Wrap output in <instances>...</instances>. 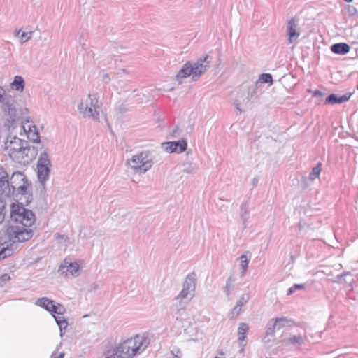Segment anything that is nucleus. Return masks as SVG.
I'll return each mask as SVG.
<instances>
[{
  "label": "nucleus",
  "mask_w": 358,
  "mask_h": 358,
  "mask_svg": "<svg viewBox=\"0 0 358 358\" xmlns=\"http://www.w3.org/2000/svg\"><path fill=\"white\" fill-rule=\"evenodd\" d=\"M57 324L59 326L60 331V336H63L65 333V330L68 327V322L62 316L53 315Z\"/></svg>",
  "instance_id": "bb28decb"
},
{
  "label": "nucleus",
  "mask_w": 358,
  "mask_h": 358,
  "mask_svg": "<svg viewBox=\"0 0 358 358\" xmlns=\"http://www.w3.org/2000/svg\"><path fill=\"white\" fill-rule=\"evenodd\" d=\"M349 275H350V271H346V272H343L341 274L338 275V277L339 278H343V277Z\"/></svg>",
  "instance_id": "6e6d98bb"
},
{
  "label": "nucleus",
  "mask_w": 358,
  "mask_h": 358,
  "mask_svg": "<svg viewBox=\"0 0 358 358\" xmlns=\"http://www.w3.org/2000/svg\"><path fill=\"white\" fill-rule=\"evenodd\" d=\"M250 299V296L247 294H243L241 295L240 299L237 301L236 304L238 306H243L244 304H245Z\"/></svg>",
  "instance_id": "79ce46f5"
},
{
  "label": "nucleus",
  "mask_w": 358,
  "mask_h": 358,
  "mask_svg": "<svg viewBox=\"0 0 358 358\" xmlns=\"http://www.w3.org/2000/svg\"><path fill=\"white\" fill-rule=\"evenodd\" d=\"M247 254H248V252H245L244 254L241 255V257H239L241 262H242V261L248 262V257L247 256Z\"/></svg>",
  "instance_id": "864d4df0"
},
{
  "label": "nucleus",
  "mask_w": 358,
  "mask_h": 358,
  "mask_svg": "<svg viewBox=\"0 0 358 358\" xmlns=\"http://www.w3.org/2000/svg\"><path fill=\"white\" fill-rule=\"evenodd\" d=\"M248 325L245 323H240L238 329V336L239 341H245L246 338V333L248 330Z\"/></svg>",
  "instance_id": "c85d7f7f"
},
{
  "label": "nucleus",
  "mask_w": 358,
  "mask_h": 358,
  "mask_svg": "<svg viewBox=\"0 0 358 358\" xmlns=\"http://www.w3.org/2000/svg\"><path fill=\"white\" fill-rule=\"evenodd\" d=\"M15 249V248L11 247L10 244L5 247L0 243V259H3L12 255Z\"/></svg>",
  "instance_id": "cd10ccee"
},
{
  "label": "nucleus",
  "mask_w": 358,
  "mask_h": 358,
  "mask_svg": "<svg viewBox=\"0 0 358 358\" xmlns=\"http://www.w3.org/2000/svg\"><path fill=\"white\" fill-rule=\"evenodd\" d=\"M304 287H305V285L304 284H294L292 287H291L290 288L288 289V290L287 292V295H291L295 291H296L298 289H303Z\"/></svg>",
  "instance_id": "ea45409f"
},
{
  "label": "nucleus",
  "mask_w": 358,
  "mask_h": 358,
  "mask_svg": "<svg viewBox=\"0 0 358 358\" xmlns=\"http://www.w3.org/2000/svg\"><path fill=\"white\" fill-rule=\"evenodd\" d=\"M258 84L259 86H261L263 83H273L272 76L269 73H262L259 80L255 82Z\"/></svg>",
  "instance_id": "2f4dec72"
},
{
  "label": "nucleus",
  "mask_w": 358,
  "mask_h": 358,
  "mask_svg": "<svg viewBox=\"0 0 358 358\" xmlns=\"http://www.w3.org/2000/svg\"><path fill=\"white\" fill-rule=\"evenodd\" d=\"M187 143L185 139H181L178 141L165 142L162 143V148L164 149V150L169 153H181L187 149Z\"/></svg>",
  "instance_id": "9b49d317"
},
{
  "label": "nucleus",
  "mask_w": 358,
  "mask_h": 358,
  "mask_svg": "<svg viewBox=\"0 0 358 358\" xmlns=\"http://www.w3.org/2000/svg\"><path fill=\"white\" fill-rule=\"evenodd\" d=\"M30 185L26 176L21 172H14L10 178L5 170L0 171V189L7 196L27 195Z\"/></svg>",
  "instance_id": "7ed1b4c3"
},
{
  "label": "nucleus",
  "mask_w": 358,
  "mask_h": 358,
  "mask_svg": "<svg viewBox=\"0 0 358 358\" xmlns=\"http://www.w3.org/2000/svg\"><path fill=\"white\" fill-rule=\"evenodd\" d=\"M258 181H259V180H258V178H256V177H255V178H254L252 179V185H253L254 187H255V186H256V185H257V183H258Z\"/></svg>",
  "instance_id": "13d9d810"
},
{
  "label": "nucleus",
  "mask_w": 358,
  "mask_h": 358,
  "mask_svg": "<svg viewBox=\"0 0 358 358\" xmlns=\"http://www.w3.org/2000/svg\"><path fill=\"white\" fill-rule=\"evenodd\" d=\"M350 47L345 43H337L331 46V50L338 55H345L350 51Z\"/></svg>",
  "instance_id": "aec40b11"
},
{
  "label": "nucleus",
  "mask_w": 358,
  "mask_h": 358,
  "mask_svg": "<svg viewBox=\"0 0 358 358\" xmlns=\"http://www.w3.org/2000/svg\"><path fill=\"white\" fill-rule=\"evenodd\" d=\"M52 358H64V352H58V348L51 354Z\"/></svg>",
  "instance_id": "49530a36"
},
{
  "label": "nucleus",
  "mask_w": 358,
  "mask_h": 358,
  "mask_svg": "<svg viewBox=\"0 0 358 358\" xmlns=\"http://www.w3.org/2000/svg\"><path fill=\"white\" fill-rule=\"evenodd\" d=\"M103 358H120L116 348H110L103 352Z\"/></svg>",
  "instance_id": "72a5a7b5"
},
{
  "label": "nucleus",
  "mask_w": 358,
  "mask_h": 358,
  "mask_svg": "<svg viewBox=\"0 0 358 358\" xmlns=\"http://www.w3.org/2000/svg\"><path fill=\"white\" fill-rule=\"evenodd\" d=\"M321 163L319 162L315 167L313 168L311 172L309 174L308 180L313 182L317 178H318L321 173Z\"/></svg>",
  "instance_id": "c756f323"
},
{
  "label": "nucleus",
  "mask_w": 358,
  "mask_h": 358,
  "mask_svg": "<svg viewBox=\"0 0 358 358\" xmlns=\"http://www.w3.org/2000/svg\"><path fill=\"white\" fill-rule=\"evenodd\" d=\"M236 278L233 276H229L226 282V285L224 287V291L227 296H229L231 293V290L234 288L235 284Z\"/></svg>",
  "instance_id": "473e14b6"
},
{
  "label": "nucleus",
  "mask_w": 358,
  "mask_h": 358,
  "mask_svg": "<svg viewBox=\"0 0 358 358\" xmlns=\"http://www.w3.org/2000/svg\"><path fill=\"white\" fill-rule=\"evenodd\" d=\"M20 31H21V30H20V29L17 30V34H19Z\"/></svg>",
  "instance_id": "e2e57ef3"
},
{
  "label": "nucleus",
  "mask_w": 358,
  "mask_h": 358,
  "mask_svg": "<svg viewBox=\"0 0 358 358\" xmlns=\"http://www.w3.org/2000/svg\"><path fill=\"white\" fill-rule=\"evenodd\" d=\"M214 358H224V352H220L218 355L215 356Z\"/></svg>",
  "instance_id": "052dcab7"
},
{
  "label": "nucleus",
  "mask_w": 358,
  "mask_h": 358,
  "mask_svg": "<svg viewBox=\"0 0 358 358\" xmlns=\"http://www.w3.org/2000/svg\"><path fill=\"white\" fill-rule=\"evenodd\" d=\"M307 340L306 331L303 334L290 335L289 338L283 339L282 342L286 346H293L299 348Z\"/></svg>",
  "instance_id": "f8f14e48"
},
{
  "label": "nucleus",
  "mask_w": 358,
  "mask_h": 358,
  "mask_svg": "<svg viewBox=\"0 0 358 358\" xmlns=\"http://www.w3.org/2000/svg\"><path fill=\"white\" fill-rule=\"evenodd\" d=\"M239 216L243 222V228L245 229L248 226V220L249 219V207L248 202H243L241 204Z\"/></svg>",
  "instance_id": "6ab92c4d"
},
{
  "label": "nucleus",
  "mask_w": 358,
  "mask_h": 358,
  "mask_svg": "<svg viewBox=\"0 0 358 358\" xmlns=\"http://www.w3.org/2000/svg\"><path fill=\"white\" fill-rule=\"evenodd\" d=\"M34 31H31L29 32H22V34L20 36V38L22 40V43H25L30 40L32 37Z\"/></svg>",
  "instance_id": "a19ab883"
},
{
  "label": "nucleus",
  "mask_w": 358,
  "mask_h": 358,
  "mask_svg": "<svg viewBox=\"0 0 358 358\" xmlns=\"http://www.w3.org/2000/svg\"><path fill=\"white\" fill-rule=\"evenodd\" d=\"M80 234H83L85 238H89L95 234V231L94 228L88 227L83 229V230L80 231Z\"/></svg>",
  "instance_id": "58836bf2"
},
{
  "label": "nucleus",
  "mask_w": 358,
  "mask_h": 358,
  "mask_svg": "<svg viewBox=\"0 0 358 358\" xmlns=\"http://www.w3.org/2000/svg\"><path fill=\"white\" fill-rule=\"evenodd\" d=\"M194 296V294L193 292L182 289L175 299L179 301V305L181 308H184L187 302L183 304V301L187 299V301H189Z\"/></svg>",
  "instance_id": "412c9836"
},
{
  "label": "nucleus",
  "mask_w": 358,
  "mask_h": 358,
  "mask_svg": "<svg viewBox=\"0 0 358 358\" xmlns=\"http://www.w3.org/2000/svg\"><path fill=\"white\" fill-rule=\"evenodd\" d=\"M241 306H238L236 304L235 307L232 309L231 314L233 316H238L240 313L241 312Z\"/></svg>",
  "instance_id": "a18cd8bd"
},
{
  "label": "nucleus",
  "mask_w": 358,
  "mask_h": 358,
  "mask_svg": "<svg viewBox=\"0 0 358 358\" xmlns=\"http://www.w3.org/2000/svg\"><path fill=\"white\" fill-rule=\"evenodd\" d=\"M52 166L50 157L48 154V149L45 148L39 156L36 166Z\"/></svg>",
  "instance_id": "5701e85b"
},
{
  "label": "nucleus",
  "mask_w": 358,
  "mask_h": 358,
  "mask_svg": "<svg viewBox=\"0 0 358 358\" xmlns=\"http://www.w3.org/2000/svg\"><path fill=\"white\" fill-rule=\"evenodd\" d=\"M339 268H342V265L341 264H339Z\"/></svg>",
  "instance_id": "338daca9"
},
{
  "label": "nucleus",
  "mask_w": 358,
  "mask_h": 358,
  "mask_svg": "<svg viewBox=\"0 0 358 358\" xmlns=\"http://www.w3.org/2000/svg\"><path fill=\"white\" fill-rule=\"evenodd\" d=\"M171 352L176 358H181L182 357V352L179 349H174Z\"/></svg>",
  "instance_id": "de8ad7c7"
},
{
  "label": "nucleus",
  "mask_w": 358,
  "mask_h": 358,
  "mask_svg": "<svg viewBox=\"0 0 358 358\" xmlns=\"http://www.w3.org/2000/svg\"><path fill=\"white\" fill-rule=\"evenodd\" d=\"M127 165L136 173L143 174L151 169L153 165V160L148 151H142L128 159Z\"/></svg>",
  "instance_id": "423d86ee"
},
{
  "label": "nucleus",
  "mask_w": 358,
  "mask_h": 358,
  "mask_svg": "<svg viewBox=\"0 0 358 358\" xmlns=\"http://www.w3.org/2000/svg\"><path fill=\"white\" fill-rule=\"evenodd\" d=\"M190 76L193 77L194 73L191 66V62H187L185 64H183L180 70L176 74V80L178 82V83H181L182 79L187 78Z\"/></svg>",
  "instance_id": "2eb2a0df"
},
{
  "label": "nucleus",
  "mask_w": 358,
  "mask_h": 358,
  "mask_svg": "<svg viewBox=\"0 0 358 358\" xmlns=\"http://www.w3.org/2000/svg\"><path fill=\"white\" fill-rule=\"evenodd\" d=\"M183 167L182 171L186 173L194 174L196 172V168L193 166L190 163L183 164Z\"/></svg>",
  "instance_id": "4c0bfd02"
},
{
  "label": "nucleus",
  "mask_w": 358,
  "mask_h": 358,
  "mask_svg": "<svg viewBox=\"0 0 358 358\" xmlns=\"http://www.w3.org/2000/svg\"><path fill=\"white\" fill-rule=\"evenodd\" d=\"M102 105L98 93H90L85 99L78 103V111L83 118L99 121V110Z\"/></svg>",
  "instance_id": "39448f33"
},
{
  "label": "nucleus",
  "mask_w": 358,
  "mask_h": 358,
  "mask_svg": "<svg viewBox=\"0 0 358 358\" xmlns=\"http://www.w3.org/2000/svg\"><path fill=\"white\" fill-rule=\"evenodd\" d=\"M55 238L58 241H60V240H65V241H67L68 240V237L64 236V235H60L59 234H56L55 235Z\"/></svg>",
  "instance_id": "3c124183"
},
{
  "label": "nucleus",
  "mask_w": 358,
  "mask_h": 358,
  "mask_svg": "<svg viewBox=\"0 0 358 358\" xmlns=\"http://www.w3.org/2000/svg\"><path fill=\"white\" fill-rule=\"evenodd\" d=\"M342 278H339V277H338V275L336 276V279H334V280H331L332 282H338V283H340V282H341V279H342Z\"/></svg>",
  "instance_id": "4d7b16f0"
},
{
  "label": "nucleus",
  "mask_w": 358,
  "mask_h": 358,
  "mask_svg": "<svg viewBox=\"0 0 358 358\" xmlns=\"http://www.w3.org/2000/svg\"><path fill=\"white\" fill-rule=\"evenodd\" d=\"M36 305L41 306L48 310V312H50L51 310V306L53 305L54 301L49 299L47 297H42L39 298L36 301Z\"/></svg>",
  "instance_id": "a878e982"
},
{
  "label": "nucleus",
  "mask_w": 358,
  "mask_h": 358,
  "mask_svg": "<svg viewBox=\"0 0 358 358\" xmlns=\"http://www.w3.org/2000/svg\"><path fill=\"white\" fill-rule=\"evenodd\" d=\"M254 103L248 97L245 91L241 86L234 101V106L238 113L245 112L246 109L251 108Z\"/></svg>",
  "instance_id": "1a4fd4ad"
},
{
  "label": "nucleus",
  "mask_w": 358,
  "mask_h": 358,
  "mask_svg": "<svg viewBox=\"0 0 358 358\" xmlns=\"http://www.w3.org/2000/svg\"><path fill=\"white\" fill-rule=\"evenodd\" d=\"M0 89H3L2 87L0 86Z\"/></svg>",
  "instance_id": "774afa93"
},
{
  "label": "nucleus",
  "mask_w": 358,
  "mask_h": 358,
  "mask_svg": "<svg viewBox=\"0 0 358 358\" xmlns=\"http://www.w3.org/2000/svg\"><path fill=\"white\" fill-rule=\"evenodd\" d=\"M81 39H83V34H80V36H79V43H80V45L82 46V48L83 50H86V43L85 42L83 43H81Z\"/></svg>",
  "instance_id": "8fccbe9b"
},
{
  "label": "nucleus",
  "mask_w": 358,
  "mask_h": 358,
  "mask_svg": "<svg viewBox=\"0 0 358 358\" xmlns=\"http://www.w3.org/2000/svg\"><path fill=\"white\" fill-rule=\"evenodd\" d=\"M115 110H116V113H117V115L122 116L124 114H125L127 111H129L128 104L123 103L120 104V106H118L116 108Z\"/></svg>",
  "instance_id": "e433bc0d"
},
{
  "label": "nucleus",
  "mask_w": 358,
  "mask_h": 358,
  "mask_svg": "<svg viewBox=\"0 0 358 358\" xmlns=\"http://www.w3.org/2000/svg\"><path fill=\"white\" fill-rule=\"evenodd\" d=\"M355 139H356L357 141H358V136H356V137H355Z\"/></svg>",
  "instance_id": "69168bd1"
},
{
  "label": "nucleus",
  "mask_w": 358,
  "mask_h": 358,
  "mask_svg": "<svg viewBox=\"0 0 358 358\" xmlns=\"http://www.w3.org/2000/svg\"><path fill=\"white\" fill-rule=\"evenodd\" d=\"M10 219L17 224L9 226L6 231L11 247L16 248V243H24L30 240L34 235V230L30 227L36 218L34 213L25 208L22 203H13L10 206Z\"/></svg>",
  "instance_id": "f257e3e1"
},
{
  "label": "nucleus",
  "mask_w": 358,
  "mask_h": 358,
  "mask_svg": "<svg viewBox=\"0 0 358 358\" xmlns=\"http://www.w3.org/2000/svg\"><path fill=\"white\" fill-rule=\"evenodd\" d=\"M324 94L320 90H315L313 92V96L315 97H322Z\"/></svg>",
  "instance_id": "5fc2aeb1"
},
{
  "label": "nucleus",
  "mask_w": 358,
  "mask_h": 358,
  "mask_svg": "<svg viewBox=\"0 0 358 358\" xmlns=\"http://www.w3.org/2000/svg\"><path fill=\"white\" fill-rule=\"evenodd\" d=\"M196 274L194 273L188 274L182 284V289L194 294L196 289Z\"/></svg>",
  "instance_id": "f3484780"
},
{
  "label": "nucleus",
  "mask_w": 358,
  "mask_h": 358,
  "mask_svg": "<svg viewBox=\"0 0 358 358\" xmlns=\"http://www.w3.org/2000/svg\"><path fill=\"white\" fill-rule=\"evenodd\" d=\"M50 308V313L52 314V315H55V314L62 315L66 313V308L60 303H55L54 302L53 305L51 306Z\"/></svg>",
  "instance_id": "7c9ffc66"
},
{
  "label": "nucleus",
  "mask_w": 358,
  "mask_h": 358,
  "mask_svg": "<svg viewBox=\"0 0 358 358\" xmlns=\"http://www.w3.org/2000/svg\"><path fill=\"white\" fill-rule=\"evenodd\" d=\"M150 341L148 337L141 335L125 340L115 346L120 358H132L136 355L143 352L149 345Z\"/></svg>",
  "instance_id": "20e7f679"
},
{
  "label": "nucleus",
  "mask_w": 358,
  "mask_h": 358,
  "mask_svg": "<svg viewBox=\"0 0 358 358\" xmlns=\"http://www.w3.org/2000/svg\"><path fill=\"white\" fill-rule=\"evenodd\" d=\"M37 176L38 181L43 186L45 185L46 180L48 179L51 171V166H36Z\"/></svg>",
  "instance_id": "a211bd4d"
},
{
  "label": "nucleus",
  "mask_w": 358,
  "mask_h": 358,
  "mask_svg": "<svg viewBox=\"0 0 358 358\" xmlns=\"http://www.w3.org/2000/svg\"><path fill=\"white\" fill-rule=\"evenodd\" d=\"M241 86L245 91V93L248 94V97H249L254 103L258 101L259 96L257 91L260 87L258 84L256 83L253 84L243 83Z\"/></svg>",
  "instance_id": "ddd939ff"
},
{
  "label": "nucleus",
  "mask_w": 358,
  "mask_h": 358,
  "mask_svg": "<svg viewBox=\"0 0 358 358\" xmlns=\"http://www.w3.org/2000/svg\"><path fill=\"white\" fill-rule=\"evenodd\" d=\"M293 321L288 320L286 317H277L271 320V325L275 327L277 329H280L286 326H291Z\"/></svg>",
  "instance_id": "4be33fe9"
},
{
  "label": "nucleus",
  "mask_w": 358,
  "mask_h": 358,
  "mask_svg": "<svg viewBox=\"0 0 358 358\" xmlns=\"http://www.w3.org/2000/svg\"><path fill=\"white\" fill-rule=\"evenodd\" d=\"M98 289H99V285L97 283L94 282L90 285V291L93 292V291L97 290Z\"/></svg>",
  "instance_id": "603ef678"
},
{
  "label": "nucleus",
  "mask_w": 358,
  "mask_h": 358,
  "mask_svg": "<svg viewBox=\"0 0 358 358\" xmlns=\"http://www.w3.org/2000/svg\"><path fill=\"white\" fill-rule=\"evenodd\" d=\"M1 170H4V169L1 166H0V171Z\"/></svg>",
  "instance_id": "0e129e2a"
},
{
  "label": "nucleus",
  "mask_w": 358,
  "mask_h": 358,
  "mask_svg": "<svg viewBox=\"0 0 358 358\" xmlns=\"http://www.w3.org/2000/svg\"><path fill=\"white\" fill-rule=\"evenodd\" d=\"M10 277L8 274H3L0 277V286L3 287L4 283L10 280Z\"/></svg>",
  "instance_id": "c03bdc74"
},
{
  "label": "nucleus",
  "mask_w": 358,
  "mask_h": 358,
  "mask_svg": "<svg viewBox=\"0 0 358 358\" xmlns=\"http://www.w3.org/2000/svg\"><path fill=\"white\" fill-rule=\"evenodd\" d=\"M211 62V58L208 54L199 57L196 62H191L194 76L192 80L196 81L208 69Z\"/></svg>",
  "instance_id": "6e6552de"
},
{
  "label": "nucleus",
  "mask_w": 358,
  "mask_h": 358,
  "mask_svg": "<svg viewBox=\"0 0 358 358\" xmlns=\"http://www.w3.org/2000/svg\"><path fill=\"white\" fill-rule=\"evenodd\" d=\"M30 135L31 134H29V138H30V140H31L33 141V143H36L38 144V146L35 147L36 148V150H38V149H43L44 146H43V144L41 141L38 133L34 132L31 134V136H30Z\"/></svg>",
  "instance_id": "f704fd0d"
},
{
  "label": "nucleus",
  "mask_w": 358,
  "mask_h": 358,
  "mask_svg": "<svg viewBox=\"0 0 358 358\" xmlns=\"http://www.w3.org/2000/svg\"><path fill=\"white\" fill-rule=\"evenodd\" d=\"M102 80L103 82H105L106 83H109V81L110 80V76L108 73H103L102 75Z\"/></svg>",
  "instance_id": "09e8293b"
},
{
  "label": "nucleus",
  "mask_w": 358,
  "mask_h": 358,
  "mask_svg": "<svg viewBox=\"0 0 358 358\" xmlns=\"http://www.w3.org/2000/svg\"><path fill=\"white\" fill-rule=\"evenodd\" d=\"M356 11V9L355 7L353 6H349V12L351 13V14H354V13Z\"/></svg>",
  "instance_id": "bf43d9fd"
},
{
  "label": "nucleus",
  "mask_w": 358,
  "mask_h": 358,
  "mask_svg": "<svg viewBox=\"0 0 358 358\" xmlns=\"http://www.w3.org/2000/svg\"><path fill=\"white\" fill-rule=\"evenodd\" d=\"M6 203L4 200L0 199V224L3 222L6 215Z\"/></svg>",
  "instance_id": "c9c22d12"
},
{
  "label": "nucleus",
  "mask_w": 358,
  "mask_h": 358,
  "mask_svg": "<svg viewBox=\"0 0 358 358\" xmlns=\"http://www.w3.org/2000/svg\"><path fill=\"white\" fill-rule=\"evenodd\" d=\"M352 93H346L343 96H338L336 94H331L325 99V104L342 103L349 100Z\"/></svg>",
  "instance_id": "dca6fc26"
},
{
  "label": "nucleus",
  "mask_w": 358,
  "mask_h": 358,
  "mask_svg": "<svg viewBox=\"0 0 358 358\" xmlns=\"http://www.w3.org/2000/svg\"><path fill=\"white\" fill-rule=\"evenodd\" d=\"M4 148L12 160L19 164H29L37 156V150L34 146H30L28 141L16 136H8Z\"/></svg>",
  "instance_id": "f03ea898"
},
{
  "label": "nucleus",
  "mask_w": 358,
  "mask_h": 358,
  "mask_svg": "<svg viewBox=\"0 0 358 358\" xmlns=\"http://www.w3.org/2000/svg\"><path fill=\"white\" fill-rule=\"evenodd\" d=\"M298 24L294 18H292L288 21L287 29V34L288 36V41L289 43L295 41L300 36V32L297 30Z\"/></svg>",
  "instance_id": "4468645a"
},
{
  "label": "nucleus",
  "mask_w": 358,
  "mask_h": 358,
  "mask_svg": "<svg viewBox=\"0 0 358 358\" xmlns=\"http://www.w3.org/2000/svg\"><path fill=\"white\" fill-rule=\"evenodd\" d=\"M345 2H348V3H350L352 2L353 0H344Z\"/></svg>",
  "instance_id": "680f3d73"
},
{
  "label": "nucleus",
  "mask_w": 358,
  "mask_h": 358,
  "mask_svg": "<svg viewBox=\"0 0 358 358\" xmlns=\"http://www.w3.org/2000/svg\"><path fill=\"white\" fill-rule=\"evenodd\" d=\"M0 108L10 120L14 121L17 114V103L15 97L6 94L4 89H0Z\"/></svg>",
  "instance_id": "0eeeda50"
},
{
  "label": "nucleus",
  "mask_w": 358,
  "mask_h": 358,
  "mask_svg": "<svg viewBox=\"0 0 358 358\" xmlns=\"http://www.w3.org/2000/svg\"><path fill=\"white\" fill-rule=\"evenodd\" d=\"M241 269H242V271L241 273V277L244 276L246 271H247V269H248V262H245V261H242L241 262Z\"/></svg>",
  "instance_id": "37998d69"
},
{
  "label": "nucleus",
  "mask_w": 358,
  "mask_h": 358,
  "mask_svg": "<svg viewBox=\"0 0 358 358\" xmlns=\"http://www.w3.org/2000/svg\"><path fill=\"white\" fill-rule=\"evenodd\" d=\"M80 271V266L76 262H73L71 259L66 258L61 263L58 273L67 278L78 276Z\"/></svg>",
  "instance_id": "9d476101"
},
{
  "label": "nucleus",
  "mask_w": 358,
  "mask_h": 358,
  "mask_svg": "<svg viewBox=\"0 0 358 358\" xmlns=\"http://www.w3.org/2000/svg\"><path fill=\"white\" fill-rule=\"evenodd\" d=\"M275 327L271 325V320L267 324L266 331L263 338L264 343H269L274 340Z\"/></svg>",
  "instance_id": "393cba45"
},
{
  "label": "nucleus",
  "mask_w": 358,
  "mask_h": 358,
  "mask_svg": "<svg viewBox=\"0 0 358 358\" xmlns=\"http://www.w3.org/2000/svg\"><path fill=\"white\" fill-rule=\"evenodd\" d=\"M10 87L13 90L19 92H22L24 88V80L21 76H15L13 81L10 83Z\"/></svg>",
  "instance_id": "b1692460"
}]
</instances>
